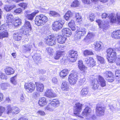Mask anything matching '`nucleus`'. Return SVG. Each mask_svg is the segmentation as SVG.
Wrapping results in <instances>:
<instances>
[{
    "label": "nucleus",
    "mask_w": 120,
    "mask_h": 120,
    "mask_svg": "<svg viewBox=\"0 0 120 120\" xmlns=\"http://www.w3.org/2000/svg\"><path fill=\"white\" fill-rule=\"evenodd\" d=\"M107 59L109 63H113L116 60V63L118 65L120 66V55L116 59V53L115 49L111 48L108 49L107 50Z\"/></svg>",
    "instance_id": "obj_1"
},
{
    "label": "nucleus",
    "mask_w": 120,
    "mask_h": 120,
    "mask_svg": "<svg viewBox=\"0 0 120 120\" xmlns=\"http://www.w3.org/2000/svg\"><path fill=\"white\" fill-rule=\"evenodd\" d=\"M7 111L6 113H4L5 110V108L2 106H0V116L3 113L8 115H15L19 112L20 110L18 108L16 107H12L10 105L7 106Z\"/></svg>",
    "instance_id": "obj_2"
},
{
    "label": "nucleus",
    "mask_w": 120,
    "mask_h": 120,
    "mask_svg": "<svg viewBox=\"0 0 120 120\" xmlns=\"http://www.w3.org/2000/svg\"><path fill=\"white\" fill-rule=\"evenodd\" d=\"M101 16L102 18H106L109 17L111 23H115L118 25H120V13H117L115 16L112 14L109 15L106 13H104L102 14Z\"/></svg>",
    "instance_id": "obj_3"
},
{
    "label": "nucleus",
    "mask_w": 120,
    "mask_h": 120,
    "mask_svg": "<svg viewBox=\"0 0 120 120\" xmlns=\"http://www.w3.org/2000/svg\"><path fill=\"white\" fill-rule=\"evenodd\" d=\"M91 109L89 107H86L83 111L80 117L82 118L89 120H94L96 119L95 116L94 115L91 116Z\"/></svg>",
    "instance_id": "obj_4"
},
{
    "label": "nucleus",
    "mask_w": 120,
    "mask_h": 120,
    "mask_svg": "<svg viewBox=\"0 0 120 120\" xmlns=\"http://www.w3.org/2000/svg\"><path fill=\"white\" fill-rule=\"evenodd\" d=\"M48 20V18L46 16L43 15L41 14L36 17L35 23L38 26L42 25L45 24Z\"/></svg>",
    "instance_id": "obj_5"
},
{
    "label": "nucleus",
    "mask_w": 120,
    "mask_h": 120,
    "mask_svg": "<svg viewBox=\"0 0 120 120\" xmlns=\"http://www.w3.org/2000/svg\"><path fill=\"white\" fill-rule=\"evenodd\" d=\"M45 42L47 45L52 46L56 44V41L55 38L53 35H50L47 37L44 40Z\"/></svg>",
    "instance_id": "obj_6"
},
{
    "label": "nucleus",
    "mask_w": 120,
    "mask_h": 120,
    "mask_svg": "<svg viewBox=\"0 0 120 120\" xmlns=\"http://www.w3.org/2000/svg\"><path fill=\"white\" fill-rule=\"evenodd\" d=\"M86 30L84 28H78L77 30L76 31V33H77V35L75 37V40H77L80 39L81 37L84 36L86 34Z\"/></svg>",
    "instance_id": "obj_7"
},
{
    "label": "nucleus",
    "mask_w": 120,
    "mask_h": 120,
    "mask_svg": "<svg viewBox=\"0 0 120 120\" xmlns=\"http://www.w3.org/2000/svg\"><path fill=\"white\" fill-rule=\"evenodd\" d=\"M78 79V76L76 73H71L68 76V79L69 83L73 85L76 83Z\"/></svg>",
    "instance_id": "obj_8"
},
{
    "label": "nucleus",
    "mask_w": 120,
    "mask_h": 120,
    "mask_svg": "<svg viewBox=\"0 0 120 120\" xmlns=\"http://www.w3.org/2000/svg\"><path fill=\"white\" fill-rule=\"evenodd\" d=\"M31 30L30 23L28 21H26L24 26L22 27V30L23 31V33L25 35H27L29 33V32Z\"/></svg>",
    "instance_id": "obj_9"
},
{
    "label": "nucleus",
    "mask_w": 120,
    "mask_h": 120,
    "mask_svg": "<svg viewBox=\"0 0 120 120\" xmlns=\"http://www.w3.org/2000/svg\"><path fill=\"white\" fill-rule=\"evenodd\" d=\"M105 110V108L103 106L98 105L96 108V114L98 116H103L104 115Z\"/></svg>",
    "instance_id": "obj_10"
},
{
    "label": "nucleus",
    "mask_w": 120,
    "mask_h": 120,
    "mask_svg": "<svg viewBox=\"0 0 120 120\" xmlns=\"http://www.w3.org/2000/svg\"><path fill=\"white\" fill-rule=\"evenodd\" d=\"M105 79L109 82H112L114 81L113 75L110 71H106L103 73Z\"/></svg>",
    "instance_id": "obj_11"
},
{
    "label": "nucleus",
    "mask_w": 120,
    "mask_h": 120,
    "mask_svg": "<svg viewBox=\"0 0 120 120\" xmlns=\"http://www.w3.org/2000/svg\"><path fill=\"white\" fill-rule=\"evenodd\" d=\"M64 23V20H62L61 19H59L58 21L54 22L53 24V29L56 30L60 29Z\"/></svg>",
    "instance_id": "obj_12"
},
{
    "label": "nucleus",
    "mask_w": 120,
    "mask_h": 120,
    "mask_svg": "<svg viewBox=\"0 0 120 120\" xmlns=\"http://www.w3.org/2000/svg\"><path fill=\"white\" fill-rule=\"evenodd\" d=\"M35 84L32 82L26 83L24 85V88L26 90L30 93L34 91L35 89Z\"/></svg>",
    "instance_id": "obj_13"
},
{
    "label": "nucleus",
    "mask_w": 120,
    "mask_h": 120,
    "mask_svg": "<svg viewBox=\"0 0 120 120\" xmlns=\"http://www.w3.org/2000/svg\"><path fill=\"white\" fill-rule=\"evenodd\" d=\"M68 53L69 56L71 59H70L71 61L73 62H75L78 57L77 52L72 50L69 51Z\"/></svg>",
    "instance_id": "obj_14"
},
{
    "label": "nucleus",
    "mask_w": 120,
    "mask_h": 120,
    "mask_svg": "<svg viewBox=\"0 0 120 120\" xmlns=\"http://www.w3.org/2000/svg\"><path fill=\"white\" fill-rule=\"evenodd\" d=\"M33 43H29L28 44H26L22 47V50L24 52L30 51L32 48L33 46H34Z\"/></svg>",
    "instance_id": "obj_15"
},
{
    "label": "nucleus",
    "mask_w": 120,
    "mask_h": 120,
    "mask_svg": "<svg viewBox=\"0 0 120 120\" xmlns=\"http://www.w3.org/2000/svg\"><path fill=\"white\" fill-rule=\"evenodd\" d=\"M96 21L98 23L100 27L103 29L106 28L109 25V22L107 21L105 22L104 21H102L99 19H97L96 20Z\"/></svg>",
    "instance_id": "obj_16"
},
{
    "label": "nucleus",
    "mask_w": 120,
    "mask_h": 120,
    "mask_svg": "<svg viewBox=\"0 0 120 120\" xmlns=\"http://www.w3.org/2000/svg\"><path fill=\"white\" fill-rule=\"evenodd\" d=\"M82 105L79 103H78L75 104L74 109V114L78 115L79 112H81L82 109Z\"/></svg>",
    "instance_id": "obj_17"
},
{
    "label": "nucleus",
    "mask_w": 120,
    "mask_h": 120,
    "mask_svg": "<svg viewBox=\"0 0 120 120\" xmlns=\"http://www.w3.org/2000/svg\"><path fill=\"white\" fill-rule=\"evenodd\" d=\"M84 62L89 66L93 67L95 65V61L92 57H87L85 59Z\"/></svg>",
    "instance_id": "obj_18"
},
{
    "label": "nucleus",
    "mask_w": 120,
    "mask_h": 120,
    "mask_svg": "<svg viewBox=\"0 0 120 120\" xmlns=\"http://www.w3.org/2000/svg\"><path fill=\"white\" fill-rule=\"evenodd\" d=\"M45 95L47 97L49 98H52L55 97V93L53 92L51 89H47L45 93Z\"/></svg>",
    "instance_id": "obj_19"
},
{
    "label": "nucleus",
    "mask_w": 120,
    "mask_h": 120,
    "mask_svg": "<svg viewBox=\"0 0 120 120\" xmlns=\"http://www.w3.org/2000/svg\"><path fill=\"white\" fill-rule=\"evenodd\" d=\"M62 35L64 36L69 37L71 34V30L68 28L63 29L62 30Z\"/></svg>",
    "instance_id": "obj_20"
},
{
    "label": "nucleus",
    "mask_w": 120,
    "mask_h": 120,
    "mask_svg": "<svg viewBox=\"0 0 120 120\" xmlns=\"http://www.w3.org/2000/svg\"><path fill=\"white\" fill-rule=\"evenodd\" d=\"M23 33L22 32L17 31L13 34V39L17 41H20L22 38V34Z\"/></svg>",
    "instance_id": "obj_21"
},
{
    "label": "nucleus",
    "mask_w": 120,
    "mask_h": 120,
    "mask_svg": "<svg viewBox=\"0 0 120 120\" xmlns=\"http://www.w3.org/2000/svg\"><path fill=\"white\" fill-rule=\"evenodd\" d=\"M99 84L102 87H104L106 85V81L101 76H99L97 80Z\"/></svg>",
    "instance_id": "obj_22"
},
{
    "label": "nucleus",
    "mask_w": 120,
    "mask_h": 120,
    "mask_svg": "<svg viewBox=\"0 0 120 120\" xmlns=\"http://www.w3.org/2000/svg\"><path fill=\"white\" fill-rule=\"evenodd\" d=\"M49 103L50 105L54 107L58 106L60 104L59 102L57 99H54L49 100Z\"/></svg>",
    "instance_id": "obj_23"
},
{
    "label": "nucleus",
    "mask_w": 120,
    "mask_h": 120,
    "mask_svg": "<svg viewBox=\"0 0 120 120\" xmlns=\"http://www.w3.org/2000/svg\"><path fill=\"white\" fill-rule=\"evenodd\" d=\"M111 36L113 38L120 39V30H117L112 33Z\"/></svg>",
    "instance_id": "obj_24"
},
{
    "label": "nucleus",
    "mask_w": 120,
    "mask_h": 120,
    "mask_svg": "<svg viewBox=\"0 0 120 120\" xmlns=\"http://www.w3.org/2000/svg\"><path fill=\"white\" fill-rule=\"evenodd\" d=\"M37 90L38 91L42 92L44 89V85L42 84L39 82H35Z\"/></svg>",
    "instance_id": "obj_25"
},
{
    "label": "nucleus",
    "mask_w": 120,
    "mask_h": 120,
    "mask_svg": "<svg viewBox=\"0 0 120 120\" xmlns=\"http://www.w3.org/2000/svg\"><path fill=\"white\" fill-rule=\"evenodd\" d=\"M69 87L67 82L63 81L61 86V89L65 91H68L69 89Z\"/></svg>",
    "instance_id": "obj_26"
},
{
    "label": "nucleus",
    "mask_w": 120,
    "mask_h": 120,
    "mask_svg": "<svg viewBox=\"0 0 120 120\" xmlns=\"http://www.w3.org/2000/svg\"><path fill=\"white\" fill-rule=\"evenodd\" d=\"M5 72L8 75H11L13 74L15 72V71L11 67H8L5 69Z\"/></svg>",
    "instance_id": "obj_27"
},
{
    "label": "nucleus",
    "mask_w": 120,
    "mask_h": 120,
    "mask_svg": "<svg viewBox=\"0 0 120 120\" xmlns=\"http://www.w3.org/2000/svg\"><path fill=\"white\" fill-rule=\"evenodd\" d=\"M66 39V37L63 35H58L57 38L58 42L62 44L65 43Z\"/></svg>",
    "instance_id": "obj_28"
},
{
    "label": "nucleus",
    "mask_w": 120,
    "mask_h": 120,
    "mask_svg": "<svg viewBox=\"0 0 120 120\" xmlns=\"http://www.w3.org/2000/svg\"><path fill=\"white\" fill-rule=\"evenodd\" d=\"M39 104L40 106H44L46 105L47 101L46 98L43 97L39 99Z\"/></svg>",
    "instance_id": "obj_29"
},
{
    "label": "nucleus",
    "mask_w": 120,
    "mask_h": 120,
    "mask_svg": "<svg viewBox=\"0 0 120 120\" xmlns=\"http://www.w3.org/2000/svg\"><path fill=\"white\" fill-rule=\"evenodd\" d=\"M69 70L67 69H64L60 73V75L63 78H64L67 75L69 72Z\"/></svg>",
    "instance_id": "obj_30"
},
{
    "label": "nucleus",
    "mask_w": 120,
    "mask_h": 120,
    "mask_svg": "<svg viewBox=\"0 0 120 120\" xmlns=\"http://www.w3.org/2000/svg\"><path fill=\"white\" fill-rule=\"evenodd\" d=\"M13 16L12 14L8 13L6 15V18L7 22L11 23L13 20Z\"/></svg>",
    "instance_id": "obj_31"
},
{
    "label": "nucleus",
    "mask_w": 120,
    "mask_h": 120,
    "mask_svg": "<svg viewBox=\"0 0 120 120\" xmlns=\"http://www.w3.org/2000/svg\"><path fill=\"white\" fill-rule=\"evenodd\" d=\"M95 49L96 51H99L101 49L102 43L100 42H97L94 44Z\"/></svg>",
    "instance_id": "obj_32"
},
{
    "label": "nucleus",
    "mask_w": 120,
    "mask_h": 120,
    "mask_svg": "<svg viewBox=\"0 0 120 120\" xmlns=\"http://www.w3.org/2000/svg\"><path fill=\"white\" fill-rule=\"evenodd\" d=\"M35 62H38L41 59L40 55L39 53H35L32 56Z\"/></svg>",
    "instance_id": "obj_33"
},
{
    "label": "nucleus",
    "mask_w": 120,
    "mask_h": 120,
    "mask_svg": "<svg viewBox=\"0 0 120 120\" xmlns=\"http://www.w3.org/2000/svg\"><path fill=\"white\" fill-rule=\"evenodd\" d=\"M78 67L79 69L81 71L84 72L86 69L85 66L83 64L82 61L79 60L78 63Z\"/></svg>",
    "instance_id": "obj_34"
},
{
    "label": "nucleus",
    "mask_w": 120,
    "mask_h": 120,
    "mask_svg": "<svg viewBox=\"0 0 120 120\" xmlns=\"http://www.w3.org/2000/svg\"><path fill=\"white\" fill-rule=\"evenodd\" d=\"M16 7L15 5H6L4 7V10L7 11H9Z\"/></svg>",
    "instance_id": "obj_35"
},
{
    "label": "nucleus",
    "mask_w": 120,
    "mask_h": 120,
    "mask_svg": "<svg viewBox=\"0 0 120 120\" xmlns=\"http://www.w3.org/2000/svg\"><path fill=\"white\" fill-rule=\"evenodd\" d=\"M92 85L93 86V88L94 89H97L99 86V84L97 80H93L92 82Z\"/></svg>",
    "instance_id": "obj_36"
},
{
    "label": "nucleus",
    "mask_w": 120,
    "mask_h": 120,
    "mask_svg": "<svg viewBox=\"0 0 120 120\" xmlns=\"http://www.w3.org/2000/svg\"><path fill=\"white\" fill-rule=\"evenodd\" d=\"M89 92L87 87H84L82 90L81 92V94L84 96L88 94Z\"/></svg>",
    "instance_id": "obj_37"
},
{
    "label": "nucleus",
    "mask_w": 120,
    "mask_h": 120,
    "mask_svg": "<svg viewBox=\"0 0 120 120\" xmlns=\"http://www.w3.org/2000/svg\"><path fill=\"white\" fill-rule=\"evenodd\" d=\"M63 51H60L57 52L54 56V58L56 60L58 59L63 54Z\"/></svg>",
    "instance_id": "obj_38"
},
{
    "label": "nucleus",
    "mask_w": 120,
    "mask_h": 120,
    "mask_svg": "<svg viewBox=\"0 0 120 120\" xmlns=\"http://www.w3.org/2000/svg\"><path fill=\"white\" fill-rule=\"evenodd\" d=\"M8 36V34L7 31H3L0 34V39L3 38H7Z\"/></svg>",
    "instance_id": "obj_39"
},
{
    "label": "nucleus",
    "mask_w": 120,
    "mask_h": 120,
    "mask_svg": "<svg viewBox=\"0 0 120 120\" xmlns=\"http://www.w3.org/2000/svg\"><path fill=\"white\" fill-rule=\"evenodd\" d=\"M16 75L12 77L10 79L11 82L14 85H16L17 83Z\"/></svg>",
    "instance_id": "obj_40"
},
{
    "label": "nucleus",
    "mask_w": 120,
    "mask_h": 120,
    "mask_svg": "<svg viewBox=\"0 0 120 120\" xmlns=\"http://www.w3.org/2000/svg\"><path fill=\"white\" fill-rule=\"evenodd\" d=\"M84 55L85 56L91 55H93V53L91 50H87L83 52Z\"/></svg>",
    "instance_id": "obj_41"
},
{
    "label": "nucleus",
    "mask_w": 120,
    "mask_h": 120,
    "mask_svg": "<svg viewBox=\"0 0 120 120\" xmlns=\"http://www.w3.org/2000/svg\"><path fill=\"white\" fill-rule=\"evenodd\" d=\"M9 86V84L7 83H2L0 84V86L2 90H5L7 88V87Z\"/></svg>",
    "instance_id": "obj_42"
},
{
    "label": "nucleus",
    "mask_w": 120,
    "mask_h": 120,
    "mask_svg": "<svg viewBox=\"0 0 120 120\" xmlns=\"http://www.w3.org/2000/svg\"><path fill=\"white\" fill-rule=\"evenodd\" d=\"M21 19H15L13 23L15 26H17L21 24Z\"/></svg>",
    "instance_id": "obj_43"
},
{
    "label": "nucleus",
    "mask_w": 120,
    "mask_h": 120,
    "mask_svg": "<svg viewBox=\"0 0 120 120\" xmlns=\"http://www.w3.org/2000/svg\"><path fill=\"white\" fill-rule=\"evenodd\" d=\"M79 5V1L77 0H75L71 4V6L72 7H75L78 6Z\"/></svg>",
    "instance_id": "obj_44"
},
{
    "label": "nucleus",
    "mask_w": 120,
    "mask_h": 120,
    "mask_svg": "<svg viewBox=\"0 0 120 120\" xmlns=\"http://www.w3.org/2000/svg\"><path fill=\"white\" fill-rule=\"evenodd\" d=\"M93 36V34L92 33L89 32L86 36V37L84 39V41L86 42L87 40H89V39L92 37Z\"/></svg>",
    "instance_id": "obj_45"
},
{
    "label": "nucleus",
    "mask_w": 120,
    "mask_h": 120,
    "mask_svg": "<svg viewBox=\"0 0 120 120\" xmlns=\"http://www.w3.org/2000/svg\"><path fill=\"white\" fill-rule=\"evenodd\" d=\"M46 52L48 54H51L53 52V49L51 48H47L46 49Z\"/></svg>",
    "instance_id": "obj_46"
},
{
    "label": "nucleus",
    "mask_w": 120,
    "mask_h": 120,
    "mask_svg": "<svg viewBox=\"0 0 120 120\" xmlns=\"http://www.w3.org/2000/svg\"><path fill=\"white\" fill-rule=\"evenodd\" d=\"M44 109L45 111H52L53 110V108H51L49 105L45 106L44 108Z\"/></svg>",
    "instance_id": "obj_47"
},
{
    "label": "nucleus",
    "mask_w": 120,
    "mask_h": 120,
    "mask_svg": "<svg viewBox=\"0 0 120 120\" xmlns=\"http://www.w3.org/2000/svg\"><path fill=\"white\" fill-rule=\"evenodd\" d=\"M35 13H32L31 14L28 15L27 16V18L28 19L32 20L35 16Z\"/></svg>",
    "instance_id": "obj_48"
},
{
    "label": "nucleus",
    "mask_w": 120,
    "mask_h": 120,
    "mask_svg": "<svg viewBox=\"0 0 120 120\" xmlns=\"http://www.w3.org/2000/svg\"><path fill=\"white\" fill-rule=\"evenodd\" d=\"M6 24H4L1 25L0 27V31H6L7 26H6Z\"/></svg>",
    "instance_id": "obj_49"
},
{
    "label": "nucleus",
    "mask_w": 120,
    "mask_h": 120,
    "mask_svg": "<svg viewBox=\"0 0 120 120\" xmlns=\"http://www.w3.org/2000/svg\"><path fill=\"white\" fill-rule=\"evenodd\" d=\"M98 60L101 64L103 63L104 62V59L102 57L98 56H97Z\"/></svg>",
    "instance_id": "obj_50"
},
{
    "label": "nucleus",
    "mask_w": 120,
    "mask_h": 120,
    "mask_svg": "<svg viewBox=\"0 0 120 120\" xmlns=\"http://www.w3.org/2000/svg\"><path fill=\"white\" fill-rule=\"evenodd\" d=\"M86 79L85 78H81L79 82V84L80 85H82L84 84L86 82Z\"/></svg>",
    "instance_id": "obj_51"
},
{
    "label": "nucleus",
    "mask_w": 120,
    "mask_h": 120,
    "mask_svg": "<svg viewBox=\"0 0 120 120\" xmlns=\"http://www.w3.org/2000/svg\"><path fill=\"white\" fill-rule=\"evenodd\" d=\"M50 15L54 17H56L59 15V14L57 12L53 11H50Z\"/></svg>",
    "instance_id": "obj_52"
},
{
    "label": "nucleus",
    "mask_w": 120,
    "mask_h": 120,
    "mask_svg": "<svg viewBox=\"0 0 120 120\" xmlns=\"http://www.w3.org/2000/svg\"><path fill=\"white\" fill-rule=\"evenodd\" d=\"M27 4L25 3H22L19 4V6L24 9H25L27 7Z\"/></svg>",
    "instance_id": "obj_53"
},
{
    "label": "nucleus",
    "mask_w": 120,
    "mask_h": 120,
    "mask_svg": "<svg viewBox=\"0 0 120 120\" xmlns=\"http://www.w3.org/2000/svg\"><path fill=\"white\" fill-rule=\"evenodd\" d=\"M36 114L38 115H40L41 116H43L45 115V113L44 111L41 110H39L37 112Z\"/></svg>",
    "instance_id": "obj_54"
},
{
    "label": "nucleus",
    "mask_w": 120,
    "mask_h": 120,
    "mask_svg": "<svg viewBox=\"0 0 120 120\" xmlns=\"http://www.w3.org/2000/svg\"><path fill=\"white\" fill-rule=\"evenodd\" d=\"M90 20L91 21H94L95 19V16L94 14L92 13L90 15Z\"/></svg>",
    "instance_id": "obj_55"
},
{
    "label": "nucleus",
    "mask_w": 120,
    "mask_h": 120,
    "mask_svg": "<svg viewBox=\"0 0 120 120\" xmlns=\"http://www.w3.org/2000/svg\"><path fill=\"white\" fill-rule=\"evenodd\" d=\"M68 25L69 27H71L75 25V22L74 20H71V21L68 23Z\"/></svg>",
    "instance_id": "obj_56"
},
{
    "label": "nucleus",
    "mask_w": 120,
    "mask_h": 120,
    "mask_svg": "<svg viewBox=\"0 0 120 120\" xmlns=\"http://www.w3.org/2000/svg\"><path fill=\"white\" fill-rule=\"evenodd\" d=\"M22 11V9L20 8H19L15 10L14 13L15 14H19Z\"/></svg>",
    "instance_id": "obj_57"
},
{
    "label": "nucleus",
    "mask_w": 120,
    "mask_h": 120,
    "mask_svg": "<svg viewBox=\"0 0 120 120\" xmlns=\"http://www.w3.org/2000/svg\"><path fill=\"white\" fill-rule=\"evenodd\" d=\"M0 77L1 79H6L5 74L1 72H0Z\"/></svg>",
    "instance_id": "obj_58"
},
{
    "label": "nucleus",
    "mask_w": 120,
    "mask_h": 120,
    "mask_svg": "<svg viewBox=\"0 0 120 120\" xmlns=\"http://www.w3.org/2000/svg\"><path fill=\"white\" fill-rule=\"evenodd\" d=\"M75 17L76 18L77 20H78V21H79L80 20H81V17L79 15V13H77L76 14Z\"/></svg>",
    "instance_id": "obj_59"
},
{
    "label": "nucleus",
    "mask_w": 120,
    "mask_h": 120,
    "mask_svg": "<svg viewBox=\"0 0 120 120\" xmlns=\"http://www.w3.org/2000/svg\"><path fill=\"white\" fill-rule=\"evenodd\" d=\"M115 75L116 77H120V70H117L116 71Z\"/></svg>",
    "instance_id": "obj_60"
},
{
    "label": "nucleus",
    "mask_w": 120,
    "mask_h": 120,
    "mask_svg": "<svg viewBox=\"0 0 120 120\" xmlns=\"http://www.w3.org/2000/svg\"><path fill=\"white\" fill-rule=\"evenodd\" d=\"M82 1L83 3L85 4H90V0H82Z\"/></svg>",
    "instance_id": "obj_61"
},
{
    "label": "nucleus",
    "mask_w": 120,
    "mask_h": 120,
    "mask_svg": "<svg viewBox=\"0 0 120 120\" xmlns=\"http://www.w3.org/2000/svg\"><path fill=\"white\" fill-rule=\"evenodd\" d=\"M71 17V16H69V15H68L66 14L64 16V18L67 21H68V20Z\"/></svg>",
    "instance_id": "obj_62"
},
{
    "label": "nucleus",
    "mask_w": 120,
    "mask_h": 120,
    "mask_svg": "<svg viewBox=\"0 0 120 120\" xmlns=\"http://www.w3.org/2000/svg\"><path fill=\"white\" fill-rule=\"evenodd\" d=\"M52 81L53 83L56 84L58 80L56 78L54 77L52 78Z\"/></svg>",
    "instance_id": "obj_63"
},
{
    "label": "nucleus",
    "mask_w": 120,
    "mask_h": 120,
    "mask_svg": "<svg viewBox=\"0 0 120 120\" xmlns=\"http://www.w3.org/2000/svg\"><path fill=\"white\" fill-rule=\"evenodd\" d=\"M20 101L21 102H23L25 101V99L22 94H21L20 97Z\"/></svg>",
    "instance_id": "obj_64"
}]
</instances>
